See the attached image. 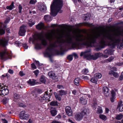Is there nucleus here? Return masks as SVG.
Wrapping results in <instances>:
<instances>
[{
    "mask_svg": "<svg viewBox=\"0 0 123 123\" xmlns=\"http://www.w3.org/2000/svg\"><path fill=\"white\" fill-rule=\"evenodd\" d=\"M80 32L73 36L68 35L64 40L60 37L55 36V32L52 30L46 35V38L50 43L46 49L45 54L51 59L53 52L55 50V48L58 47L61 51L70 46L73 48L77 46L84 47L85 37Z\"/></svg>",
    "mask_w": 123,
    "mask_h": 123,
    "instance_id": "nucleus-1",
    "label": "nucleus"
},
{
    "mask_svg": "<svg viewBox=\"0 0 123 123\" xmlns=\"http://www.w3.org/2000/svg\"><path fill=\"white\" fill-rule=\"evenodd\" d=\"M97 39L99 40L100 46L102 48L106 45L107 40H108L110 42L109 43V44L114 46L117 45V48L121 49L123 46L122 44H121V41L123 42V30H118L112 34L107 32H94L86 38V45L92 46Z\"/></svg>",
    "mask_w": 123,
    "mask_h": 123,
    "instance_id": "nucleus-2",
    "label": "nucleus"
},
{
    "mask_svg": "<svg viewBox=\"0 0 123 123\" xmlns=\"http://www.w3.org/2000/svg\"><path fill=\"white\" fill-rule=\"evenodd\" d=\"M63 6L62 0H53L50 6L51 14L53 16H55L58 12L62 13V11L61 9Z\"/></svg>",
    "mask_w": 123,
    "mask_h": 123,
    "instance_id": "nucleus-3",
    "label": "nucleus"
},
{
    "mask_svg": "<svg viewBox=\"0 0 123 123\" xmlns=\"http://www.w3.org/2000/svg\"><path fill=\"white\" fill-rule=\"evenodd\" d=\"M35 41H41V44L37 43L35 46V48L37 49H40L42 48V45L44 46L47 45V42L46 40L43 38V36L41 34L38 35L34 38Z\"/></svg>",
    "mask_w": 123,
    "mask_h": 123,
    "instance_id": "nucleus-4",
    "label": "nucleus"
},
{
    "mask_svg": "<svg viewBox=\"0 0 123 123\" xmlns=\"http://www.w3.org/2000/svg\"><path fill=\"white\" fill-rule=\"evenodd\" d=\"M90 52V50L85 51V59H86L95 60L103 55L102 53H98L95 54L94 55H91Z\"/></svg>",
    "mask_w": 123,
    "mask_h": 123,
    "instance_id": "nucleus-5",
    "label": "nucleus"
},
{
    "mask_svg": "<svg viewBox=\"0 0 123 123\" xmlns=\"http://www.w3.org/2000/svg\"><path fill=\"white\" fill-rule=\"evenodd\" d=\"M6 21H5L4 23H0V34L2 35L5 33V29L6 28Z\"/></svg>",
    "mask_w": 123,
    "mask_h": 123,
    "instance_id": "nucleus-6",
    "label": "nucleus"
},
{
    "mask_svg": "<svg viewBox=\"0 0 123 123\" xmlns=\"http://www.w3.org/2000/svg\"><path fill=\"white\" fill-rule=\"evenodd\" d=\"M84 110H83L81 113H77L75 115V119L77 121H80L81 120L85 115V112Z\"/></svg>",
    "mask_w": 123,
    "mask_h": 123,
    "instance_id": "nucleus-7",
    "label": "nucleus"
},
{
    "mask_svg": "<svg viewBox=\"0 0 123 123\" xmlns=\"http://www.w3.org/2000/svg\"><path fill=\"white\" fill-rule=\"evenodd\" d=\"M26 30V26L24 25H23L20 28L19 32V35L22 36L25 35Z\"/></svg>",
    "mask_w": 123,
    "mask_h": 123,
    "instance_id": "nucleus-8",
    "label": "nucleus"
},
{
    "mask_svg": "<svg viewBox=\"0 0 123 123\" xmlns=\"http://www.w3.org/2000/svg\"><path fill=\"white\" fill-rule=\"evenodd\" d=\"M20 118L21 119L28 120L29 119V116L27 114H25V111H21L19 114Z\"/></svg>",
    "mask_w": 123,
    "mask_h": 123,
    "instance_id": "nucleus-9",
    "label": "nucleus"
},
{
    "mask_svg": "<svg viewBox=\"0 0 123 123\" xmlns=\"http://www.w3.org/2000/svg\"><path fill=\"white\" fill-rule=\"evenodd\" d=\"M3 88V87H0V95H5L8 94L9 91L7 89Z\"/></svg>",
    "mask_w": 123,
    "mask_h": 123,
    "instance_id": "nucleus-10",
    "label": "nucleus"
},
{
    "mask_svg": "<svg viewBox=\"0 0 123 123\" xmlns=\"http://www.w3.org/2000/svg\"><path fill=\"white\" fill-rule=\"evenodd\" d=\"M113 51L112 49H108L105 50L104 52V54H106L104 56L105 58L108 57V55H111L113 54Z\"/></svg>",
    "mask_w": 123,
    "mask_h": 123,
    "instance_id": "nucleus-11",
    "label": "nucleus"
},
{
    "mask_svg": "<svg viewBox=\"0 0 123 123\" xmlns=\"http://www.w3.org/2000/svg\"><path fill=\"white\" fill-rule=\"evenodd\" d=\"M66 113L69 116H71L72 115V113L71 107L69 106L66 107L65 108Z\"/></svg>",
    "mask_w": 123,
    "mask_h": 123,
    "instance_id": "nucleus-12",
    "label": "nucleus"
},
{
    "mask_svg": "<svg viewBox=\"0 0 123 123\" xmlns=\"http://www.w3.org/2000/svg\"><path fill=\"white\" fill-rule=\"evenodd\" d=\"M1 58L2 60H5L8 58V55L6 51H4L0 54Z\"/></svg>",
    "mask_w": 123,
    "mask_h": 123,
    "instance_id": "nucleus-13",
    "label": "nucleus"
},
{
    "mask_svg": "<svg viewBox=\"0 0 123 123\" xmlns=\"http://www.w3.org/2000/svg\"><path fill=\"white\" fill-rule=\"evenodd\" d=\"M103 91L104 95L106 97L109 96L110 93L109 92V89L106 86L104 87L103 88Z\"/></svg>",
    "mask_w": 123,
    "mask_h": 123,
    "instance_id": "nucleus-14",
    "label": "nucleus"
},
{
    "mask_svg": "<svg viewBox=\"0 0 123 123\" xmlns=\"http://www.w3.org/2000/svg\"><path fill=\"white\" fill-rule=\"evenodd\" d=\"M111 93V97L110 98V100L112 102H113L116 99V93L113 90H112Z\"/></svg>",
    "mask_w": 123,
    "mask_h": 123,
    "instance_id": "nucleus-15",
    "label": "nucleus"
},
{
    "mask_svg": "<svg viewBox=\"0 0 123 123\" xmlns=\"http://www.w3.org/2000/svg\"><path fill=\"white\" fill-rule=\"evenodd\" d=\"M38 8L39 10L42 12H45L46 10V6L42 4H40L38 6Z\"/></svg>",
    "mask_w": 123,
    "mask_h": 123,
    "instance_id": "nucleus-16",
    "label": "nucleus"
},
{
    "mask_svg": "<svg viewBox=\"0 0 123 123\" xmlns=\"http://www.w3.org/2000/svg\"><path fill=\"white\" fill-rule=\"evenodd\" d=\"M36 28L38 30H41L45 28L44 24L42 22L40 23L36 26Z\"/></svg>",
    "mask_w": 123,
    "mask_h": 123,
    "instance_id": "nucleus-17",
    "label": "nucleus"
},
{
    "mask_svg": "<svg viewBox=\"0 0 123 123\" xmlns=\"http://www.w3.org/2000/svg\"><path fill=\"white\" fill-rule=\"evenodd\" d=\"M122 101H120L118 104L117 108L119 109V111L120 112L123 111V104Z\"/></svg>",
    "mask_w": 123,
    "mask_h": 123,
    "instance_id": "nucleus-18",
    "label": "nucleus"
},
{
    "mask_svg": "<svg viewBox=\"0 0 123 123\" xmlns=\"http://www.w3.org/2000/svg\"><path fill=\"white\" fill-rule=\"evenodd\" d=\"M49 76L53 79H55L57 78V76L55 75L54 73L52 71L49 72L48 73Z\"/></svg>",
    "mask_w": 123,
    "mask_h": 123,
    "instance_id": "nucleus-19",
    "label": "nucleus"
},
{
    "mask_svg": "<svg viewBox=\"0 0 123 123\" xmlns=\"http://www.w3.org/2000/svg\"><path fill=\"white\" fill-rule=\"evenodd\" d=\"M51 109L50 111L51 114L53 116H54L57 114V111L55 108H53L52 107H50Z\"/></svg>",
    "mask_w": 123,
    "mask_h": 123,
    "instance_id": "nucleus-20",
    "label": "nucleus"
},
{
    "mask_svg": "<svg viewBox=\"0 0 123 123\" xmlns=\"http://www.w3.org/2000/svg\"><path fill=\"white\" fill-rule=\"evenodd\" d=\"M43 97L45 100H47L48 102L50 101V100L49 99L50 97V96L48 94L47 91L45 92Z\"/></svg>",
    "mask_w": 123,
    "mask_h": 123,
    "instance_id": "nucleus-21",
    "label": "nucleus"
},
{
    "mask_svg": "<svg viewBox=\"0 0 123 123\" xmlns=\"http://www.w3.org/2000/svg\"><path fill=\"white\" fill-rule=\"evenodd\" d=\"M7 41L5 39H1L0 40V45L3 46H6L7 44Z\"/></svg>",
    "mask_w": 123,
    "mask_h": 123,
    "instance_id": "nucleus-22",
    "label": "nucleus"
},
{
    "mask_svg": "<svg viewBox=\"0 0 123 123\" xmlns=\"http://www.w3.org/2000/svg\"><path fill=\"white\" fill-rule=\"evenodd\" d=\"M27 83L31 86L34 85L35 84V80L33 79H30L27 81Z\"/></svg>",
    "mask_w": 123,
    "mask_h": 123,
    "instance_id": "nucleus-23",
    "label": "nucleus"
},
{
    "mask_svg": "<svg viewBox=\"0 0 123 123\" xmlns=\"http://www.w3.org/2000/svg\"><path fill=\"white\" fill-rule=\"evenodd\" d=\"M44 19L46 22H48L51 21L52 19L51 17L48 15H45L44 16Z\"/></svg>",
    "mask_w": 123,
    "mask_h": 123,
    "instance_id": "nucleus-24",
    "label": "nucleus"
},
{
    "mask_svg": "<svg viewBox=\"0 0 123 123\" xmlns=\"http://www.w3.org/2000/svg\"><path fill=\"white\" fill-rule=\"evenodd\" d=\"M109 74L111 75L112 74L114 77L116 78L118 77L119 76V75L117 73L114 72L113 71H109Z\"/></svg>",
    "mask_w": 123,
    "mask_h": 123,
    "instance_id": "nucleus-25",
    "label": "nucleus"
},
{
    "mask_svg": "<svg viewBox=\"0 0 123 123\" xmlns=\"http://www.w3.org/2000/svg\"><path fill=\"white\" fill-rule=\"evenodd\" d=\"M80 81V79L79 78H77L74 80V83L76 85L79 86V85Z\"/></svg>",
    "mask_w": 123,
    "mask_h": 123,
    "instance_id": "nucleus-26",
    "label": "nucleus"
},
{
    "mask_svg": "<svg viewBox=\"0 0 123 123\" xmlns=\"http://www.w3.org/2000/svg\"><path fill=\"white\" fill-rule=\"evenodd\" d=\"M50 105L52 106H57L58 105V103L56 101H53L49 103Z\"/></svg>",
    "mask_w": 123,
    "mask_h": 123,
    "instance_id": "nucleus-27",
    "label": "nucleus"
},
{
    "mask_svg": "<svg viewBox=\"0 0 123 123\" xmlns=\"http://www.w3.org/2000/svg\"><path fill=\"white\" fill-rule=\"evenodd\" d=\"M14 7V2H12L11 5L9 6H7L6 7V8L7 9L10 10H11L13 9Z\"/></svg>",
    "mask_w": 123,
    "mask_h": 123,
    "instance_id": "nucleus-28",
    "label": "nucleus"
},
{
    "mask_svg": "<svg viewBox=\"0 0 123 123\" xmlns=\"http://www.w3.org/2000/svg\"><path fill=\"white\" fill-rule=\"evenodd\" d=\"M59 92H60V95L61 96L65 95L67 93V91H65L62 90H61L59 91Z\"/></svg>",
    "mask_w": 123,
    "mask_h": 123,
    "instance_id": "nucleus-29",
    "label": "nucleus"
},
{
    "mask_svg": "<svg viewBox=\"0 0 123 123\" xmlns=\"http://www.w3.org/2000/svg\"><path fill=\"white\" fill-rule=\"evenodd\" d=\"M19 95L17 93H15L14 95V101H16L19 98Z\"/></svg>",
    "mask_w": 123,
    "mask_h": 123,
    "instance_id": "nucleus-30",
    "label": "nucleus"
},
{
    "mask_svg": "<svg viewBox=\"0 0 123 123\" xmlns=\"http://www.w3.org/2000/svg\"><path fill=\"white\" fill-rule=\"evenodd\" d=\"M99 117L100 118L104 121L106 120L107 119L106 117L103 114L100 115Z\"/></svg>",
    "mask_w": 123,
    "mask_h": 123,
    "instance_id": "nucleus-31",
    "label": "nucleus"
},
{
    "mask_svg": "<svg viewBox=\"0 0 123 123\" xmlns=\"http://www.w3.org/2000/svg\"><path fill=\"white\" fill-rule=\"evenodd\" d=\"M103 111L101 107L98 106L97 108V113L100 114L102 113Z\"/></svg>",
    "mask_w": 123,
    "mask_h": 123,
    "instance_id": "nucleus-32",
    "label": "nucleus"
},
{
    "mask_svg": "<svg viewBox=\"0 0 123 123\" xmlns=\"http://www.w3.org/2000/svg\"><path fill=\"white\" fill-rule=\"evenodd\" d=\"M102 75L100 73H97L95 74L94 75V77H96L97 79H98L101 78L102 77Z\"/></svg>",
    "mask_w": 123,
    "mask_h": 123,
    "instance_id": "nucleus-33",
    "label": "nucleus"
},
{
    "mask_svg": "<svg viewBox=\"0 0 123 123\" xmlns=\"http://www.w3.org/2000/svg\"><path fill=\"white\" fill-rule=\"evenodd\" d=\"M123 117V115L122 114H120L116 116V119L118 120L121 119Z\"/></svg>",
    "mask_w": 123,
    "mask_h": 123,
    "instance_id": "nucleus-34",
    "label": "nucleus"
},
{
    "mask_svg": "<svg viewBox=\"0 0 123 123\" xmlns=\"http://www.w3.org/2000/svg\"><path fill=\"white\" fill-rule=\"evenodd\" d=\"M114 59V58L112 56L109 57L108 59L105 60V62L108 63V62H110L112 61Z\"/></svg>",
    "mask_w": 123,
    "mask_h": 123,
    "instance_id": "nucleus-35",
    "label": "nucleus"
},
{
    "mask_svg": "<svg viewBox=\"0 0 123 123\" xmlns=\"http://www.w3.org/2000/svg\"><path fill=\"white\" fill-rule=\"evenodd\" d=\"M90 16L91 15L89 13H88L86 14H85V20H89Z\"/></svg>",
    "mask_w": 123,
    "mask_h": 123,
    "instance_id": "nucleus-36",
    "label": "nucleus"
},
{
    "mask_svg": "<svg viewBox=\"0 0 123 123\" xmlns=\"http://www.w3.org/2000/svg\"><path fill=\"white\" fill-rule=\"evenodd\" d=\"M98 80L96 78V77H94H94H93L92 79L91 80V81L93 83H97Z\"/></svg>",
    "mask_w": 123,
    "mask_h": 123,
    "instance_id": "nucleus-37",
    "label": "nucleus"
},
{
    "mask_svg": "<svg viewBox=\"0 0 123 123\" xmlns=\"http://www.w3.org/2000/svg\"><path fill=\"white\" fill-rule=\"evenodd\" d=\"M40 80L41 82L43 83H45L46 82L44 77L43 76H41L40 79Z\"/></svg>",
    "mask_w": 123,
    "mask_h": 123,
    "instance_id": "nucleus-38",
    "label": "nucleus"
},
{
    "mask_svg": "<svg viewBox=\"0 0 123 123\" xmlns=\"http://www.w3.org/2000/svg\"><path fill=\"white\" fill-rule=\"evenodd\" d=\"M80 102L82 105H84L85 103V99L84 97H81L80 98Z\"/></svg>",
    "mask_w": 123,
    "mask_h": 123,
    "instance_id": "nucleus-39",
    "label": "nucleus"
},
{
    "mask_svg": "<svg viewBox=\"0 0 123 123\" xmlns=\"http://www.w3.org/2000/svg\"><path fill=\"white\" fill-rule=\"evenodd\" d=\"M9 98H4L3 100V103L5 104H6L8 101Z\"/></svg>",
    "mask_w": 123,
    "mask_h": 123,
    "instance_id": "nucleus-40",
    "label": "nucleus"
},
{
    "mask_svg": "<svg viewBox=\"0 0 123 123\" xmlns=\"http://www.w3.org/2000/svg\"><path fill=\"white\" fill-rule=\"evenodd\" d=\"M97 106V104L96 101H95L94 103H93L92 105V107L93 109L95 110L96 109V107Z\"/></svg>",
    "mask_w": 123,
    "mask_h": 123,
    "instance_id": "nucleus-41",
    "label": "nucleus"
},
{
    "mask_svg": "<svg viewBox=\"0 0 123 123\" xmlns=\"http://www.w3.org/2000/svg\"><path fill=\"white\" fill-rule=\"evenodd\" d=\"M67 59L70 61H71L73 59V55H69L67 56Z\"/></svg>",
    "mask_w": 123,
    "mask_h": 123,
    "instance_id": "nucleus-42",
    "label": "nucleus"
},
{
    "mask_svg": "<svg viewBox=\"0 0 123 123\" xmlns=\"http://www.w3.org/2000/svg\"><path fill=\"white\" fill-rule=\"evenodd\" d=\"M45 99L43 97L40 96L38 98V100L41 102H43L45 100Z\"/></svg>",
    "mask_w": 123,
    "mask_h": 123,
    "instance_id": "nucleus-43",
    "label": "nucleus"
},
{
    "mask_svg": "<svg viewBox=\"0 0 123 123\" xmlns=\"http://www.w3.org/2000/svg\"><path fill=\"white\" fill-rule=\"evenodd\" d=\"M14 44L16 45L17 46H18L21 45L22 44L19 41H16L15 42Z\"/></svg>",
    "mask_w": 123,
    "mask_h": 123,
    "instance_id": "nucleus-44",
    "label": "nucleus"
},
{
    "mask_svg": "<svg viewBox=\"0 0 123 123\" xmlns=\"http://www.w3.org/2000/svg\"><path fill=\"white\" fill-rule=\"evenodd\" d=\"M37 2L36 0H31L30 3L31 4H34Z\"/></svg>",
    "mask_w": 123,
    "mask_h": 123,
    "instance_id": "nucleus-45",
    "label": "nucleus"
},
{
    "mask_svg": "<svg viewBox=\"0 0 123 123\" xmlns=\"http://www.w3.org/2000/svg\"><path fill=\"white\" fill-rule=\"evenodd\" d=\"M35 24L34 22H29L28 23V25L30 27H31L32 26Z\"/></svg>",
    "mask_w": 123,
    "mask_h": 123,
    "instance_id": "nucleus-46",
    "label": "nucleus"
},
{
    "mask_svg": "<svg viewBox=\"0 0 123 123\" xmlns=\"http://www.w3.org/2000/svg\"><path fill=\"white\" fill-rule=\"evenodd\" d=\"M18 12L19 13H21L22 9V7L21 5H19L18 6Z\"/></svg>",
    "mask_w": 123,
    "mask_h": 123,
    "instance_id": "nucleus-47",
    "label": "nucleus"
},
{
    "mask_svg": "<svg viewBox=\"0 0 123 123\" xmlns=\"http://www.w3.org/2000/svg\"><path fill=\"white\" fill-rule=\"evenodd\" d=\"M33 72L36 75V76H37L39 72V71L38 70H37L34 71Z\"/></svg>",
    "mask_w": 123,
    "mask_h": 123,
    "instance_id": "nucleus-48",
    "label": "nucleus"
},
{
    "mask_svg": "<svg viewBox=\"0 0 123 123\" xmlns=\"http://www.w3.org/2000/svg\"><path fill=\"white\" fill-rule=\"evenodd\" d=\"M73 56H74L75 59H77L78 58L77 54L75 53H72Z\"/></svg>",
    "mask_w": 123,
    "mask_h": 123,
    "instance_id": "nucleus-49",
    "label": "nucleus"
},
{
    "mask_svg": "<svg viewBox=\"0 0 123 123\" xmlns=\"http://www.w3.org/2000/svg\"><path fill=\"white\" fill-rule=\"evenodd\" d=\"M56 96L55 97L56 99L60 101L61 100V98L60 97L59 95H56Z\"/></svg>",
    "mask_w": 123,
    "mask_h": 123,
    "instance_id": "nucleus-50",
    "label": "nucleus"
},
{
    "mask_svg": "<svg viewBox=\"0 0 123 123\" xmlns=\"http://www.w3.org/2000/svg\"><path fill=\"white\" fill-rule=\"evenodd\" d=\"M57 87L59 89H64V88L62 85H58L57 86Z\"/></svg>",
    "mask_w": 123,
    "mask_h": 123,
    "instance_id": "nucleus-51",
    "label": "nucleus"
},
{
    "mask_svg": "<svg viewBox=\"0 0 123 123\" xmlns=\"http://www.w3.org/2000/svg\"><path fill=\"white\" fill-rule=\"evenodd\" d=\"M117 68H116V67H113L111 68V71H113L114 72V71H117Z\"/></svg>",
    "mask_w": 123,
    "mask_h": 123,
    "instance_id": "nucleus-52",
    "label": "nucleus"
},
{
    "mask_svg": "<svg viewBox=\"0 0 123 123\" xmlns=\"http://www.w3.org/2000/svg\"><path fill=\"white\" fill-rule=\"evenodd\" d=\"M119 80H123V72L122 73L121 75L119 77Z\"/></svg>",
    "mask_w": 123,
    "mask_h": 123,
    "instance_id": "nucleus-53",
    "label": "nucleus"
},
{
    "mask_svg": "<svg viewBox=\"0 0 123 123\" xmlns=\"http://www.w3.org/2000/svg\"><path fill=\"white\" fill-rule=\"evenodd\" d=\"M37 92L38 93H42L43 91L42 90L40 89H38L37 91Z\"/></svg>",
    "mask_w": 123,
    "mask_h": 123,
    "instance_id": "nucleus-54",
    "label": "nucleus"
},
{
    "mask_svg": "<svg viewBox=\"0 0 123 123\" xmlns=\"http://www.w3.org/2000/svg\"><path fill=\"white\" fill-rule=\"evenodd\" d=\"M35 62L36 64L38 66H41L42 65V64H40L39 62L38 61H36Z\"/></svg>",
    "mask_w": 123,
    "mask_h": 123,
    "instance_id": "nucleus-55",
    "label": "nucleus"
},
{
    "mask_svg": "<svg viewBox=\"0 0 123 123\" xmlns=\"http://www.w3.org/2000/svg\"><path fill=\"white\" fill-rule=\"evenodd\" d=\"M90 112V111L88 109L86 110V111H85V115H88Z\"/></svg>",
    "mask_w": 123,
    "mask_h": 123,
    "instance_id": "nucleus-56",
    "label": "nucleus"
},
{
    "mask_svg": "<svg viewBox=\"0 0 123 123\" xmlns=\"http://www.w3.org/2000/svg\"><path fill=\"white\" fill-rule=\"evenodd\" d=\"M80 56L81 57L83 56L84 58H85V52H81L80 54Z\"/></svg>",
    "mask_w": 123,
    "mask_h": 123,
    "instance_id": "nucleus-57",
    "label": "nucleus"
},
{
    "mask_svg": "<svg viewBox=\"0 0 123 123\" xmlns=\"http://www.w3.org/2000/svg\"><path fill=\"white\" fill-rule=\"evenodd\" d=\"M31 67L32 68L36 69L37 67L34 63H32L31 64Z\"/></svg>",
    "mask_w": 123,
    "mask_h": 123,
    "instance_id": "nucleus-58",
    "label": "nucleus"
},
{
    "mask_svg": "<svg viewBox=\"0 0 123 123\" xmlns=\"http://www.w3.org/2000/svg\"><path fill=\"white\" fill-rule=\"evenodd\" d=\"M19 74L21 76H22L25 75V74L23 73V72L22 71H21L19 73Z\"/></svg>",
    "mask_w": 123,
    "mask_h": 123,
    "instance_id": "nucleus-59",
    "label": "nucleus"
},
{
    "mask_svg": "<svg viewBox=\"0 0 123 123\" xmlns=\"http://www.w3.org/2000/svg\"><path fill=\"white\" fill-rule=\"evenodd\" d=\"M23 47L25 49H27L28 47L27 46V44H23Z\"/></svg>",
    "mask_w": 123,
    "mask_h": 123,
    "instance_id": "nucleus-60",
    "label": "nucleus"
},
{
    "mask_svg": "<svg viewBox=\"0 0 123 123\" xmlns=\"http://www.w3.org/2000/svg\"><path fill=\"white\" fill-rule=\"evenodd\" d=\"M77 92V91L76 90H74L72 91V93L74 95H76Z\"/></svg>",
    "mask_w": 123,
    "mask_h": 123,
    "instance_id": "nucleus-61",
    "label": "nucleus"
},
{
    "mask_svg": "<svg viewBox=\"0 0 123 123\" xmlns=\"http://www.w3.org/2000/svg\"><path fill=\"white\" fill-rule=\"evenodd\" d=\"M2 120L3 123H7V121L5 119H2Z\"/></svg>",
    "mask_w": 123,
    "mask_h": 123,
    "instance_id": "nucleus-62",
    "label": "nucleus"
},
{
    "mask_svg": "<svg viewBox=\"0 0 123 123\" xmlns=\"http://www.w3.org/2000/svg\"><path fill=\"white\" fill-rule=\"evenodd\" d=\"M116 65L118 66H121L123 65V62L117 63H116Z\"/></svg>",
    "mask_w": 123,
    "mask_h": 123,
    "instance_id": "nucleus-63",
    "label": "nucleus"
},
{
    "mask_svg": "<svg viewBox=\"0 0 123 123\" xmlns=\"http://www.w3.org/2000/svg\"><path fill=\"white\" fill-rule=\"evenodd\" d=\"M51 123H61L58 121L54 120Z\"/></svg>",
    "mask_w": 123,
    "mask_h": 123,
    "instance_id": "nucleus-64",
    "label": "nucleus"
}]
</instances>
